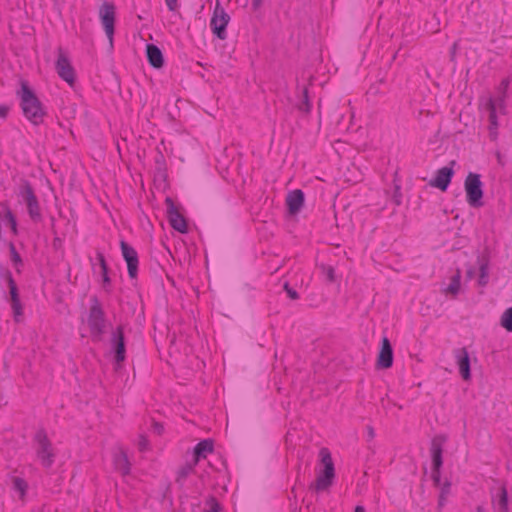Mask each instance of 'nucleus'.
Masks as SVG:
<instances>
[{
    "label": "nucleus",
    "mask_w": 512,
    "mask_h": 512,
    "mask_svg": "<svg viewBox=\"0 0 512 512\" xmlns=\"http://www.w3.org/2000/svg\"><path fill=\"white\" fill-rule=\"evenodd\" d=\"M111 341L114 351V359L117 365L116 368H118L120 364L125 360L126 353L122 327H119L118 330L113 333Z\"/></svg>",
    "instance_id": "nucleus-15"
},
{
    "label": "nucleus",
    "mask_w": 512,
    "mask_h": 512,
    "mask_svg": "<svg viewBox=\"0 0 512 512\" xmlns=\"http://www.w3.org/2000/svg\"><path fill=\"white\" fill-rule=\"evenodd\" d=\"M290 296H291L292 298H296V293H295V292L290 293Z\"/></svg>",
    "instance_id": "nucleus-43"
},
{
    "label": "nucleus",
    "mask_w": 512,
    "mask_h": 512,
    "mask_svg": "<svg viewBox=\"0 0 512 512\" xmlns=\"http://www.w3.org/2000/svg\"><path fill=\"white\" fill-rule=\"evenodd\" d=\"M13 489L19 493V497L23 498L26 494L27 483L19 477L13 479Z\"/></svg>",
    "instance_id": "nucleus-23"
},
{
    "label": "nucleus",
    "mask_w": 512,
    "mask_h": 512,
    "mask_svg": "<svg viewBox=\"0 0 512 512\" xmlns=\"http://www.w3.org/2000/svg\"><path fill=\"white\" fill-rule=\"evenodd\" d=\"M195 466L196 464H194V460L182 466L177 473V481L180 482L185 480L188 477V475H190L194 471Z\"/></svg>",
    "instance_id": "nucleus-22"
},
{
    "label": "nucleus",
    "mask_w": 512,
    "mask_h": 512,
    "mask_svg": "<svg viewBox=\"0 0 512 512\" xmlns=\"http://www.w3.org/2000/svg\"><path fill=\"white\" fill-rule=\"evenodd\" d=\"M432 460H433L434 469L436 471L435 479H438L439 468L442 465L440 448L437 447L433 450Z\"/></svg>",
    "instance_id": "nucleus-25"
},
{
    "label": "nucleus",
    "mask_w": 512,
    "mask_h": 512,
    "mask_svg": "<svg viewBox=\"0 0 512 512\" xmlns=\"http://www.w3.org/2000/svg\"><path fill=\"white\" fill-rule=\"evenodd\" d=\"M7 280H8V285H9V289H10L11 301H13V300L16 301L19 299L18 289H17L16 283L10 273H8Z\"/></svg>",
    "instance_id": "nucleus-26"
},
{
    "label": "nucleus",
    "mask_w": 512,
    "mask_h": 512,
    "mask_svg": "<svg viewBox=\"0 0 512 512\" xmlns=\"http://www.w3.org/2000/svg\"><path fill=\"white\" fill-rule=\"evenodd\" d=\"M96 259L98 261V264H99V268H100V272L103 274V277H104V281H108V276H107V265H106V262H105V258H104V255L100 252L97 253V256H96Z\"/></svg>",
    "instance_id": "nucleus-29"
},
{
    "label": "nucleus",
    "mask_w": 512,
    "mask_h": 512,
    "mask_svg": "<svg viewBox=\"0 0 512 512\" xmlns=\"http://www.w3.org/2000/svg\"><path fill=\"white\" fill-rule=\"evenodd\" d=\"M230 21V16L226 13L219 2L216 3L210 26L213 33L221 40L226 38V27Z\"/></svg>",
    "instance_id": "nucleus-8"
},
{
    "label": "nucleus",
    "mask_w": 512,
    "mask_h": 512,
    "mask_svg": "<svg viewBox=\"0 0 512 512\" xmlns=\"http://www.w3.org/2000/svg\"><path fill=\"white\" fill-rule=\"evenodd\" d=\"M10 254H11V260L14 263L15 266L22 264V259L19 255V253L16 251V248L13 243H10L9 245Z\"/></svg>",
    "instance_id": "nucleus-33"
},
{
    "label": "nucleus",
    "mask_w": 512,
    "mask_h": 512,
    "mask_svg": "<svg viewBox=\"0 0 512 512\" xmlns=\"http://www.w3.org/2000/svg\"><path fill=\"white\" fill-rule=\"evenodd\" d=\"M137 270L136 253L130 250V277H134Z\"/></svg>",
    "instance_id": "nucleus-34"
},
{
    "label": "nucleus",
    "mask_w": 512,
    "mask_h": 512,
    "mask_svg": "<svg viewBox=\"0 0 512 512\" xmlns=\"http://www.w3.org/2000/svg\"><path fill=\"white\" fill-rule=\"evenodd\" d=\"M152 431L157 435H161L164 431V427L162 424L154 422L152 424Z\"/></svg>",
    "instance_id": "nucleus-37"
},
{
    "label": "nucleus",
    "mask_w": 512,
    "mask_h": 512,
    "mask_svg": "<svg viewBox=\"0 0 512 512\" xmlns=\"http://www.w3.org/2000/svg\"><path fill=\"white\" fill-rule=\"evenodd\" d=\"M286 206L290 215H296L304 205V193L300 189L290 191L286 196Z\"/></svg>",
    "instance_id": "nucleus-16"
},
{
    "label": "nucleus",
    "mask_w": 512,
    "mask_h": 512,
    "mask_svg": "<svg viewBox=\"0 0 512 512\" xmlns=\"http://www.w3.org/2000/svg\"><path fill=\"white\" fill-rule=\"evenodd\" d=\"M166 204L169 221L172 227L181 233L187 232L186 220L183 217V215L179 212L176 205L173 203L171 199H166Z\"/></svg>",
    "instance_id": "nucleus-12"
},
{
    "label": "nucleus",
    "mask_w": 512,
    "mask_h": 512,
    "mask_svg": "<svg viewBox=\"0 0 512 512\" xmlns=\"http://www.w3.org/2000/svg\"><path fill=\"white\" fill-rule=\"evenodd\" d=\"M461 290V272L455 270L442 284L441 293L449 298H455Z\"/></svg>",
    "instance_id": "nucleus-13"
},
{
    "label": "nucleus",
    "mask_w": 512,
    "mask_h": 512,
    "mask_svg": "<svg viewBox=\"0 0 512 512\" xmlns=\"http://www.w3.org/2000/svg\"><path fill=\"white\" fill-rule=\"evenodd\" d=\"M501 325L507 331L512 332V306L503 313L501 317Z\"/></svg>",
    "instance_id": "nucleus-24"
},
{
    "label": "nucleus",
    "mask_w": 512,
    "mask_h": 512,
    "mask_svg": "<svg viewBox=\"0 0 512 512\" xmlns=\"http://www.w3.org/2000/svg\"><path fill=\"white\" fill-rule=\"evenodd\" d=\"M19 202L25 204L30 219L38 223L42 220V213L38 198L32 185L27 180H21L16 190Z\"/></svg>",
    "instance_id": "nucleus-2"
},
{
    "label": "nucleus",
    "mask_w": 512,
    "mask_h": 512,
    "mask_svg": "<svg viewBox=\"0 0 512 512\" xmlns=\"http://www.w3.org/2000/svg\"><path fill=\"white\" fill-rule=\"evenodd\" d=\"M0 221L9 226L14 234H17V221L11 209L5 202H1Z\"/></svg>",
    "instance_id": "nucleus-19"
},
{
    "label": "nucleus",
    "mask_w": 512,
    "mask_h": 512,
    "mask_svg": "<svg viewBox=\"0 0 512 512\" xmlns=\"http://www.w3.org/2000/svg\"><path fill=\"white\" fill-rule=\"evenodd\" d=\"M212 451V444L208 441H202L197 444L194 449V464H197L201 457H205L206 453Z\"/></svg>",
    "instance_id": "nucleus-21"
},
{
    "label": "nucleus",
    "mask_w": 512,
    "mask_h": 512,
    "mask_svg": "<svg viewBox=\"0 0 512 512\" xmlns=\"http://www.w3.org/2000/svg\"><path fill=\"white\" fill-rule=\"evenodd\" d=\"M206 512H221V507L215 498H210L206 502Z\"/></svg>",
    "instance_id": "nucleus-32"
},
{
    "label": "nucleus",
    "mask_w": 512,
    "mask_h": 512,
    "mask_svg": "<svg viewBox=\"0 0 512 512\" xmlns=\"http://www.w3.org/2000/svg\"><path fill=\"white\" fill-rule=\"evenodd\" d=\"M498 506L501 512H507V491L505 488L499 490Z\"/></svg>",
    "instance_id": "nucleus-28"
},
{
    "label": "nucleus",
    "mask_w": 512,
    "mask_h": 512,
    "mask_svg": "<svg viewBox=\"0 0 512 512\" xmlns=\"http://www.w3.org/2000/svg\"><path fill=\"white\" fill-rule=\"evenodd\" d=\"M464 190L466 201L469 206L479 208L483 205L482 198L484 192L479 174L472 172L468 173L464 180Z\"/></svg>",
    "instance_id": "nucleus-4"
},
{
    "label": "nucleus",
    "mask_w": 512,
    "mask_h": 512,
    "mask_svg": "<svg viewBox=\"0 0 512 512\" xmlns=\"http://www.w3.org/2000/svg\"><path fill=\"white\" fill-rule=\"evenodd\" d=\"M9 112V107L6 105H0V118H6Z\"/></svg>",
    "instance_id": "nucleus-39"
},
{
    "label": "nucleus",
    "mask_w": 512,
    "mask_h": 512,
    "mask_svg": "<svg viewBox=\"0 0 512 512\" xmlns=\"http://www.w3.org/2000/svg\"><path fill=\"white\" fill-rule=\"evenodd\" d=\"M120 246H121L122 256H123L125 262L128 264V243L124 239H121Z\"/></svg>",
    "instance_id": "nucleus-36"
},
{
    "label": "nucleus",
    "mask_w": 512,
    "mask_h": 512,
    "mask_svg": "<svg viewBox=\"0 0 512 512\" xmlns=\"http://www.w3.org/2000/svg\"><path fill=\"white\" fill-rule=\"evenodd\" d=\"M117 149H118L119 153L121 154V146L119 143H117Z\"/></svg>",
    "instance_id": "nucleus-42"
},
{
    "label": "nucleus",
    "mask_w": 512,
    "mask_h": 512,
    "mask_svg": "<svg viewBox=\"0 0 512 512\" xmlns=\"http://www.w3.org/2000/svg\"><path fill=\"white\" fill-rule=\"evenodd\" d=\"M99 17L106 36L112 44L115 24V6L112 3L104 2L99 8Z\"/></svg>",
    "instance_id": "nucleus-9"
},
{
    "label": "nucleus",
    "mask_w": 512,
    "mask_h": 512,
    "mask_svg": "<svg viewBox=\"0 0 512 512\" xmlns=\"http://www.w3.org/2000/svg\"><path fill=\"white\" fill-rule=\"evenodd\" d=\"M11 307L14 313V318L17 322L20 321V318L22 317V306L20 299L11 301Z\"/></svg>",
    "instance_id": "nucleus-31"
},
{
    "label": "nucleus",
    "mask_w": 512,
    "mask_h": 512,
    "mask_svg": "<svg viewBox=\"0 0 512 512\" xmlns=\"http://www.w3.org/2000/svg\"><path fill=\"white\" fill-rule=\"evenodd\" d=\"M321 271L325 275L327 281L329 283H333L336 280L335 270L332 266L329 265H322Z\"/></svg>",
    "instance_id": "nucleus-27"
},
{
    "label": "nucleus",
    "mask_w": 512,
    "mask_h": 512,
    "mask_svg": "<svg viewBox=\"0 0 512 512\" xmlns=\"http://www.w3.org/2000/svg\"><path fill=\"white\" fill-rule=\"evenodd\" d=\"M393 364V350L388 338L384 337L381 341V348L377 356V369H389Z\"/></svg>",
    "instance_id": "nucleus-11"
},
{
    "label": "nucleus",
    "mask_w": 512,
    "mask_h": 512,
    "mask_svg": "<svg viewBox=\"0 0 512 512\" xmlns=\"http://www.w3.org/2000/svg\"><path fill=\"white\" fill-rule=\"evenodd\" d=\"M165 3L171 11H175L178 7V0H165Z\"/></svg>",
    "instance_id": "nucleus-38"
},
{
    "label": "nucleus",
    "mask_w": 512,
    "mask_h": 512,
    "mask_svg": "<svg viewBox=\"0 0 512 512\" xmlns=\"http://www.w3.org/2000/svg\"><path fill=\"white\" fill-rule=\"evenodd\" d=\"M262 4V0H253L252 5L255 10H257Z\"/></svg>",
    "instance_id": "nucleus-40"
},
{
    "label": "nucleus",
    "mask_w": 512,
    "mask_h": 512,
    "mask_svg": "<svg viewBox=\"0 0 512 512\" xmlns=\"http://www.w3.org/2000/svg\"><path fill=\"white\" fill-rule=\"evenodd\" d=\"M55 68L62 80L67 82L70 86L74 85L76 77L75 70L67 54L61 47L58 48V56L55 63Z\"/></svg>",
    "instance_id": "nucleus-7"
},
{
    "label": "nucleus",
    "mask_w": 512,
    "mask_h": 512,
    "mask_svg": "<svg viewBox=\"0 0 512 512\" xmlns=\"http://www.w3.org/2000/svg\"><path fill=\"white\" fill-rule=\"evenodd\" d=\"M488 259L485 256L477 257L475 263L467 270V277L474 278L478 276L479 284L484 286L487 278Z\"/></svg>",
    "instance_id": "nucleus-14"
},
{
    "label": "nucleus",
    "mask_w": 512,
    "mask_h": 512,
    "mask_svg": "<svg viewBox=\"0 0 512 512\" xmlns=\"http://www.w3.org/2000/svg\"><path fill=\"white\" fill-rule=\"evenodd\" d=\"M321 469L315 482L312 485V489L319 492L328 489L335 477L334 463L330 452L323 448L319 453Z\"/></svg>",
    "instance_id": "nucleus-3"
},
{
    "label": "nucleus",
    "mask_w": 512,
    "mask_h": 512,
    "mask_svg": "<svg viewBox=\"0 0 512 512\" xmlns=\"http://www.w3.org/2000/svg\"><path fill=\"white\" fill-rule=\"evenodd\" d=\"M455 162H450L449 166L442 167L437 170L434 177L430 181V186L435 187L441 191H446L448 185L451 182L452 176L454 174L453 166Z\"/></svg>",
    "instance_id": "nucleus-10"
},
{
    "label": "nucleus",
    "mask_w": 512,
    "mask_h": 512,
    "mask_svg": "<svg viewBox=\"0 0 512 512\" xmlns=\"http://www.w3.org/2000/svg\"><path fill=\"white\" fill-rule=\"evenodd\" d=\"M456 363L459 369V373L463 381L468 382L471 380L470 372V357L468 351L463 348L456 354Z\"/></svg>",
    "instance_id": "nucleus-17"
},
{
    "label": "nucleus",
    "mask_w": 512,
    "mask_h": 512,
    "mask_svg": "<svg viewBox=\"0 0 512 512\" xmlns=\"http://www.w3.org/2000/svg\"><path fill=\"white\" fill-rule=\"evenodd\" d=\"M146 54L150 65L156 69H160L164 65V57L161 50L153 45L149 44L146 47Z\"/></svg>",
    "instance_id": "nucleus-18"
},
{
    "label": "nucleus",
    "mask_w": 512,
    "mask_h": 512,
    "mask_svg": "<svg viewBox=\"0 0 512 512\" xmlns=\"http://www.w3.org/2000/svg\"><path fill=\"white\" fill-rule=\"evenodd\" d=\"M113 464L123 477L128 475V456L126 452L120 448L113 455Z\"/></svg>",
    "instance_id": "nucleus-20"
},
{
    "label": "nucleus",
    "mask_w": 512,
    "mask_h": 512,
    "mask_svg": "<svg viewBox=\"0 0 512 512\" xmlns=\"http://www.w3.org/2000/svg\"><path fill=\"white\" fill-rule=\"evenodd\" d=\"M136 446L140 452H146L150 450V442L144 435L139 436Z\"/></svg>",
    "instance_id": "nucleus-30"
},
{
    "label": "nucleus",
    "mask_w": 512,
    "mask_h": 512,
    "mask_svg": "<svg viewBox=\"0 0 512 512\" xmlns=\"http://www.w3.org/2000/svg\"><path fill=\"white\" fill-rule=\"evenodd\" d=\"M354 512H366L363 506H356Z\"/></svg>",
    "instance_id": "nucleus-41"
},
{
    "label": "nucleus",
    "mask_w": 512,
    "mask_h": 512,
    "mask_svg": "<svg viewBox=\"0 0 512 512\" xmlns=\"http://www.w3.org/2000/svg\"><path fill=\"white\" fill-rule=\"evenodd\" d=\"M35 451L38 460L45 468H50L55 461V452L52 443L44 430H39L35 434Z\"/></svg>",
    "instance_id": "nucleus-5"
},
{
    "label": "nucleus",
    "mask_w": 512,
    "mask_h": 512,
    "mask_svg": "<svg viewBox=\"0 0 512 512\" xmlns=\"http://www.w3.org/2000/svg\"><path fill=\"white\" fill-rule=\"evenodd\" d=\"M88 324L91 330V333L94 336L99 337L105 329L106 321L104 318V312L100 306V303L97 297L91 298V307L88 317Z\"/></svg>",
    "instance_id": "nucleus-6"
},
{
    "label": "nucleus",
    "mask_w": 512,
    "mask_h": 512,
    "mask_svg": "<svg viewBox=\"0 0 512 512\" xmlns=\"http://www.w3.org/2000/svg\"><path fill=\"white\" fill-rule=\"evenodd\" d=\"M24 116L34 125H39L44 118V108L26 81H21V89L17 92Z\"/></svg>",
    "instance_id": "nucleus-1"
},
{
    "label": "nucleus",
    "mask_w": 512,
    "mask_h": 512,
    "mask_svg": "<svg viewBox=\"0 0 512 512\" xmlns=\"http://www.w3.org/2000/svg\"><path fill=\"white\" fill-rule=\"evenodd\" d=\"M487 109L489 110V120H490L491 125L496 126V115H495L494 104L492 101H489L487 103Z\"/></svg>",
    "instance_id": "nucleus-35"
}]
</instances>
